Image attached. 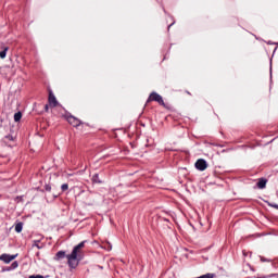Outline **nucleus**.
I'll use <instances>...</instances> for the list:
<instances>
[{"label": "nucleus", "instance_id": "nucleus-10", "mask_svg": "<svg viewBox=\"0 0 278 278\" xmlns=\"http://www.w3.org/2000/svg\"><path fill=\"white\" fill-rule=\"evenodd\" d=\"M21 118H23V114L21 112H17L14 114L15 123H18V121H21Z\"/></svg>", "mask_w": 278, "mask_h": 278}, {"label": "nucleus", "instance_id": "nucleus-16", "mask_svg": "<svg viewBox=\"0 0 278 278\" xmlns=\"http://www.w3.org/2000/svg\"><path fill=\"white\" fill-rule=\"evenodd\" d=\"M5 140H14V137L13 136H7Z\"/></svg>", "mask_w": 278, "mask_h": 278}, {"label": "nucleus", "instance_id": "nucleus-7", "mask_svg": "<svg viewBox=\"0 0 278 278\" xmlns=\"http://www.w3.org/2000/svg\"><path fill=\"white\" fill-rule=\"evenodd\" d=\"M49 105H51V108H55L58 105V100L55 99L53 92L49 93Z\"/></svg>", "mask_w": 278, "mask_h": 278}, {"label": "nucleus", "instance_id": "nucleus-9", "mask_svg": "<svg viewBox=\"0 0 278 278\" xmlns=\"http://www.w3.org/2000/svg\"><path fill=\"white\" fill-rule=\"evenodd\" d=\"M15 231L16 233H21V231H23V223H17L15 225Z\"/></svg>", "mask_w": 278, "mask_h": 278}, {"label": "nucleus", "instance_id": "nucleus-3", "mask_svg": "<svg viewBox=\"0 0 278 278\" xmlns=\"http://www.w3.org/2000/svg\"><path fill=\"white\" fill-rule=\"evenodd\" d=\"M16 257H18V254H2L0 255V261L4 262V264H10V262H13V260H16Z\"/></svg>", "mask_w": 278, "mask_h": 278}, {"label": "nucleus", "instance_id": "nucleus-19", "mask_svg": "<svg viewBox=\"0 0 278 278\" xmlns=\"http://www.w3.org/2000/svg\"><path fill=\"white\" fill-rule=\"evenodd\" d=\"M46 190H51V187H47Z\"/></svg>", "mask_w": 278, "mask_h": 278}, {"label": "nucleus", "instance_id": "nucleus-14", "mask_svg": "<svg viewBox=\"0 0 278 278\" xmlns=\"http://www.w3.org/2000/svg\"><path fill=\"white\" fill-rule=\"evenodd\" d=\"M40 241H34L33 247H36L37 249H42V245L39 244Z\"/></svg>", "mask_w": 278, "mask_h": 278}, {"label": "nucleus", "instance_id": "nucleus-13", "mask_svg": "<svg viewBox=\"0 0 278 278\" xmlns=\"http://www.w3.org/2000/svg\"><path fill=\"white\" fill-rule=\"evenodd\" d=\"M198 278H214V274H205V275H202Z\"/></svg>", "mask_w": 278, "mask_h": 278}, {"label": "nucleus", "instance_id": "nucleus-5", "mask_svg": "<svg viewBox=\"0 0 278 278\" xmlns=\"http://www.w3.org/2000/svg\"><path fill=\"white\" fill-rule=\"evenodd\" d=\"M67 122L70 123V125H72L73 127H79V125L81 124V122L79 119H77L75 116L71 115L67 117Z\"/></svg>", "mask_w": 278, "mask_h": 278}, {"label": "nucleus", "instance_id": "nucleus-12", "mask_svg": "<svg viewBox=\"0 0 278 278\" xmlns=\"http://www.w3.org/2000/svg\"><path fill=\"white\" fill-rule=\"evenodd\" d=\"M16 268H18V262H13L12 264H11V266L9 267V270H14V269H16Z\"/></svg>", "mask_w": 278, "mask_h": 278}, {"label": "nucleus", "instance_id": "nucleus-4", "mask_svg": "<svg viewBox=\"0 0 278 278\" xmlns=\"http://www.w3.org/2000/svg\"><path fill=\"white\" fill-rule=\"evenodd\" d=\"M195 168L198 170H205V168H207V162L203 159H199L197 162H195Z\"/></svg>", "mask_w": 278, "mask_h": 278}, {"label": "nucleus", "instance_id": "nucleus-1", "mask_svg": "<svg viewBox=\"0 0 278 278\" xmlns=\"http://www.w3.org/2000/svg\"><path fill=\"white\" fill-rule=\"evenodd\" d=\"M85 242H80L78 245L74 247L71 254L66 255L65 251H59L55 256L54 261L60 262V260L67 258V264L70 268H77L79 266V262H81V250L85 247Z\"/></svg>", "mask_w": 278, "mask_h": 278}, {"label": "nucleus", "instance_id": "nucleus-20", "mask_svg": "<svg viewBox=\"0 0 278 278\" xmlns=\"http://www.w3.org/2000/svg\"><path fill=\"white\" fill-rule=\"evenodd\" d=\"M258 278H266V277H258Z\"/></svg>", "mask_w": 278, "mask_h": 278}, {"label": "nucleus", "instance_id": "nucleus-8", "mask_svg": "<svg viewBox=\"0 0 278 278\" xmlns=\"http://www.w3.org/2000/svg\"><path fill=\"white\" fill-rule=\"evenodd\" d=\"M257 188L263 190V188H266V179H260L257 182Z\"/></svg>", "mask_w": 278, "mask_h": 278}, {"label": "nucleus", "instance_id": "nucleus-2", "mask_svg": "<svg viewBox=\"0 0 278 278\" xmlns=\"http://www.w3.org/2000/svg\"><path fill=\"white\" fill-rule=\"evenodd\" d=\"M149 101H156L160 105H164V99H162V96H160L157 92H152L148 99Z\"/></svg>", "mask_w": 278, "mask_h": 278}, {"label": "nucleus", "instance_id": "nucleus-11", "mask_svg": "<svg viewBox=\"0 0 278 278\" xmlns=\"http://www.w3.org/2000/svg\"><path fill=\"white\" fill-rule=\"evenodd\" d=\"M92 182L93 184H101V179H99V174H94L92 176Z\"/></svg>", "mask_w": 278, "mask_h": 278}, {"label": "nucleus", "instance_id": "nucleus-18", "mask_svg": "<svg viewBox=\"0 0 278 278\" xmlns=\"http://www.w3.org/2000/svg\"><path fill=\"white\" fill-rule=\"evenodd\" d=\"M273 207H275L276 210H278V205L277 204H275V205H271Z\"/></svg>", "mask_w": 278, "mask_h": 278}, {"label": "nucleus", "instance_id": "nucleus-17", "mask_svg": "<svg viewBox=\"0 0 278 278\" xmlns=\"http://www.w3.org/2000/svg\"><path fill=\"white\" fill-rule=\"evenodd\" d=\"M29 278H45V277H42V276H30Z\"/></svg>", "mask_w": 278, "mask_h": 278}, {"label": "nucleus", "instance_id": "nucleus-15", "mask_svg": "<svg viewBox=\"0 0 278 278\" xmlns=\"http://www.w3.org/2000/svg\"><path fill=\"white\" fill-rule=\"evenodd\" d=\"M61 189L63 190V192L66 191V190H68V185H67V184H63V185L61 186Z\"/></svg>", "mask_w": 278, "mask_h": 278}, {"label": "nucleus", "instance_id": "nucleus-6", "mask_svg": "<svg viewBox=\"0 0 278 278\" xmlns=\"http://www.w3.org/2000/svg\"><path fill=\"white\" fill-rule=\"evenodd\" d=\"M0 49H1L0 50V59L5 60V56L8 55L9 48H8V46L1 45Z\"/></svg>", "mask_w": 278, "mask_h": 278}]
</instances>
